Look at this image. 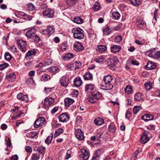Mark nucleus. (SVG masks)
Returning <instances> with one entry per match:
<instances>
[{
	"instance_id": "0eeeda50",
	"label": "nucleus",
	"mask_w": 160,
	"mask_h": 160,
	"mask_svg": "<svg viewBox=\"0 0 160 160\" xmlns=\"http://www.w3.org/2000/svg\"><path fill=\"white\" fill-rule=\"evenodd\" d=\"M46 122V120L43 117H41L37 119L34 123V127L38 128L42 126Z\"/></svg>"
},
{
	"instance_id": "5fc2aeb1",
	"label": "nucleus",
	"mask_w": 160,
	"mask_h": 160,
	"mask_svg": "<svg viewBox=\"0 0 160 160\" xmlns=\"http://www.w3.org/2000/svg\"><path fill=\"white\" fill-rule=\"evenodd\" d=\"M8 64L6 63H4L3 64H0V70H3L5 68L8 67Z\"/></svg>"
},
{
	"instance_id": "39448f33",
	"label": "nucleus",
	"mask_w": 160,
	"mask_h": 160,
	"mask_svg": "<svg viewBox=\"0 0 160 160\" xmlns=\"http://www.w3.org/2000/svg\"><path fill=\"white\" fill-rule=\"evenodd\" d=\"M110 81H102L101 85V88L102 89L106 90L111 89L113 86L110 83Z\"/></svg>"
},
{
	"instance_id": "4c0bfd02",
	"label": "nucleus",
	"mask_w": 160,
	"mask_h": 160,
	"mask_svg": "<svg viewBox=\"0 0 160 160\" xmlns=\"http://www.w3.org/2000/svg\"><path fill=\"white\" fill-rule=\"evenodd\" d=\"M74 22L78 24H81L82 23L83 20L79 17H76L74 18Z\"/></svg>"
},
{
	"instance_id": "774afa93",
	"label": "nucleus",
	"mask_w": 160,
	"mask_h": 160,
	"mask_svg": "<svg viewBox=\"0 0 160 160\" xmlns=\"http://www.w3.org/2000/svg\"><path fill=\"white\" fill-rule=\"evenodd\" d=\"M25 150L27 152H32V149L31 147L27 146L25 147Z\"/></svg>"
},
{
	"instance_id": "9b49d317",
	"label": "nucleus",
	"mask_w": 160,
	"mask_h": 160,
	"mask_svg": "<svg viewBox=\"0 0 160 160\" xmlns=\"http://www.w3.org/2000/svg\"><path fill=\"white\" fill-rule=\"evenodd\" d=\"M36 29L35 28L29 29L25 33L26 36L28 38H32L36 34Z\"/></svg>"
},
{
	"instance_id": "4be33fe9",
	"label": "nucleus",
	"mask_w": 160,
	"mask_h": 160,
	"mask_svg": "<svg viewBox=\"0 0 160 160\" xmlns=\"http://www.w3.org/2000/svg\"><path fill=\"white\" fill-rule=\"evenodd\" d=\"M65 106L66 107H69L74 102L73 99L70 98H67L64 100Z\"/></svg>"
},
{
	"instance_id": "ddd939ff",
	"label": "nucleus",
	"mask_w": 160,
	"mask_h": 160,
	"mask_svg": "<svg viewBox=\"0 0 160 160\" xmlns=\"http://www.w3.org/2000/svg\"><path fill=\"white\" fill-rule=\"evenodd\" d=\"M75 134L76 137L79 140H82L84 138L83 133L80 129H76Z\"/></svg>"
},
{
	"instance_id": "9d476101",
	"label": "nucleus",
	"mask_w": 160,
	"mask_h": 160,
	"mask_svg": "<svg viewBox=\"0 0 160 160\" xmlns=\"http://www.w3.org/2000/svg\"><path fill=\"white\" fill-rule=\"evenodd\" d=\"M16 15L18 18H23L27 20H30L32 17H33V16L28 15L23 12H17Z\"/></svg>"
},
{
	"instance_id": "473e14b6",
	"label": "nucleus",
	"mask_w": 160,
	"mask_h": 160,
	"mask_svg": "<svg viewBox=\"0 0 160 160\" xmlns=\"http://www.w3.org/2000/svg\"><path fill=\"white\" fill-rule=\"evenodd\" d=\"M46 29L48 35L53 33L54 32V29L52 26H48Z\"/></svg>"
},
{
	"instance_id": "b1692460",
	"label": "nucleus",
	"mask_w": 160,
	"mask_h": 160,
	"mask_svg": "<svg viewBox=\"0 0 160 160\" xmlns=\"http://www.w3.org/2000/svg\"><path fill=\"white\" fill-rule=\"evenodd\" d=\"M98 52L100 53L104 52L107 49L106 46L105 45H99L97 46L96 48Z\"/></svg>"
},
{
	"instance_id": "f03ea898",
	"label": "nucleus",
	"mask_w": 160,
	"mask_h": 160,
	"mask_svg": "<svg viewBox=\"0 0 160 160\" xmlns=\"http://www.w3.org/2000/svg\"><path fill=\"white\" fill-rule=\"evenodd\" d=\"M102 94L99 92L94 91L92 92L91 95L87 98L89 102L94 103L96 102L97 100L102 97Z\"/></svg>"
},
{
	"instance_id": "680f3d73",
	"label": "nucleus",
	"mask_w": 160,
	"mask_h": 160,
	"mask_svg": "<svg viewBox=\"0 0 160 160\" xmlns=\"http://www.w3.org/2000/svg\"><path fill=\"white\" fill-rule=\"evenodd\" d=\"M115 42L117 43L120 42L122 40L121 36H119L115 38Z\"/></svg>"
},
{
	"instance_id": "dca6fc26",
	"label": "nucleus",
	"mask_w": 160,
	"mask_h": 160,
	"mask_svg": "<svg viewBox=\"0 0 160 160\" xmlns=\"http://www.w3.org/2000/svg\"><path fill=\"white\" fill-rule=\"evenodd\" d=\"M156 67V64L154 62L149 61L146 65L145 66V68L147 70H151L155 69Z\"/></svg>"
},
{
	"instance_id": "8fccbe9b",
	"label": "nucleus",
	"mask_w": 160,
	"mask_h": 160,
	"mask_svg": "<svg viewBox=\"0 0 160 160\" xmlns=\"http://www.w3.org/2000/svg\"><path fill=\"white\" fill-rule=\"evenodd\" d=\"M67 44L65 43L61 44L60 47V49L62 51H65L67 49Z\"/></svg>"
},
{
	"instance_id": "bf43d9fd",
	"label": "nucleus",
	"mask_w": 160,
	"mask_h": 160,
	"mask_svg": "<svg viewBox=\"0 0 160 160\" xmlns=\"http://www.w3.org/2000/svg\"><path fill=\"white\" fill-rule=\"evenodd\" d=\"M112 79L113 78L112 76L111 75H108L104 76L103 80H112Z\"/></svg>"
},
{
	"instance_id": "6e6552de",
	"label": "nucleus",
	"mask_w": 160,
	"mask_h": 160,
	"mask_svg": "<svg viewBox=\"0 0 160 160\" xmlns=\"http://www.w3.org/2000/svg\"><path fill=\"white\" fill-rule=\"evenodd\" d=\"M55 101V98L52 97H48L44 100V105L45 108H48Z\"/></svg>"
},
{
	"instance_id": "20e7f679",
	"label": "nucleus",
	"mask_w": 160,
	"mask_h": 160,
	"mask_svg": "<svg viewBox=\"0 0 160 160\" xmlns=\"http://www.w3.org/2000/svg\"><path fill=\"white\" fill-rule=\"evenodd\" d=\"M151 137V135L149 131H145L141 138V143H146L150 140Z\"/></svg>"
},
{
	"instance_id": "603ef678",
	"label": "nucleus",
	"mask_w": 160,
	"mask_h": 160,
	"mask_svg": "<svg viewBox=\"0 0 160 160\" xmlns=\"http://www.w3.org/2000/svg\"><path fill=\"white\" fill-rule=\"evenodd\" d=\"M69 81H60V83L61 85L63 87H67L69 82Z\"/></svg>"
},
{
	"instance_id": "a19ab883",
	"label": "nucleus",
	"mask_w": 160,
	"mask_h": 160,
	"mask_svg": "<svg viewBox=\"0 0 160 160\" xmlns=\"http://www.w3.org/2000/svg\"><path fill=\"white\" fill-rule=\"evenodd\" d=\"M40 155L38 153H34L32 156V160H38L39 159Z\"/></svg>"
},
{
	"instance_id": "79ce46f5",
	"label": "nucleus",
	"mask_w": 160,
	"mask_h": 160,
	"mask_svg": "<svg viewBox=\"0 0 160 160\" xmlns=\"http://www.w3.org/2000/svg\"><path fill=\"white\" fill-rule=\"evenodd\" d=\"M103 33L106 35H108L111 32V30L109 27L106 26L103 29Z\"/></svg>"
},
{
	"instance_id": "72a5a7b5",
	"label": "nucleus",
	"mask_w": 160,
	"mask_h": 160,
	"mask_svg": "<svg viewBox=\"0 0 160 160\" xmlns=\"http://www.w3.org/2000/svg\"><path fill=\"white\" fill-rule=\"evenodd\" d=\"M83 78L85 80H90L92 78V76L90 72H87L84 75Z\"/></svg>"
},
{
	"instance_id": "de8ad7c7",
	"label": "nucleus",
	"mask_w": 160,
	"mask_h": 160,
	"mask_svg": "<svg viewBox=\"0 0 160 160\" xmlns=\"http://www.w3.org/2000/svg\"><path fill=\"white\" fill-rule=\"evenodd\" d=\"M16 76L15 74L14 73H12L8 76H7L6 78L7 79H15L16 78Z\"/></svg>"
},
{
	"instance_id": "58836bf2",
	"label": "nucleus",
	"mask_w": 160,
	"mask_h": 160,
	"mask_svg": "<svg viewBox=\"0 0 160 160\" xmlns=\"http://www.w3.org/2000/svg\"><path fill=\"white\" fill-rule=\"evenodd\" d=\"M142 96L140 93H137L134 96V99L136 101H139L142 99Z\"/></svg>"
},
{
	"instance_id": "6ab92c4d",
	"label": "nucleus",
	"mask_w": 160,
	"mask_h": 160,
	"mask_svg": "<svg viewBox=\"0 0 160 160\" xmlns=\"http://www.w3.org/2000/svg\"><path fill=\"white\" fill-rule=\"evenodd\" d=\"M36 53V52L34 50L29 51L26 54L25 59L27 60H31L32 58V56L35 55Z\"/></svg>"
},
{
	"instance_id": "69168bd1",
	"label": "nucleus",
	"mask_w": 160,
	"mask_h": 160,
	"mask_svg": "<svg viewBox=\"0 0 160 160\" xmlns=\"http://www.w3.org/2000/svg\"><path fill=\"white\" fill-rule=\"evenodd\" d=\"M79 92L78 90H74L73 91V92L72 93V95L73 97H77Z\"/></svg>"
},
{
	"instance_id": "c85d7f7f",
	"label": "nucleus",
	"mask_w": 160,
	"mask_h": 160,
	"mask_svg": "<svg viewBox=\"0 0 160 160\" xmlns=\"http://www.w3.org/2000/svg\"><path fill=\"white\" fill-rule=\"evenodd\" d=\"M53 138V134L51 133L50 135L48 136L45 140L46 143L49 145L51 143Z\"/></svg>"
},
{
	"instance_id": "c03bdc74",
	"label": "nucleus",
	"mask_w": 160,
	"mask_h": 160,
	"mask_svg": "<svg viewBox=\"0 0 160 160\" xmlns=\"http://www.w3.org/2000/svg\"><path fill=\"white\" fill-rule=\"evenodd\" d=\"M108 129L110 132H114L116 130V128L115 125L113 124H111L108 127Z\"/></svg>"
},
{
	"instance_id": "4d7b16f0",
	"label": "nucleus",
	"mask_w": 160,
	"mask_h": 160,
	"mask_svg": "<svg viewBox=\"0 0 160 160\" xmlns=\"http://www.w3.org/2000/svg\"><path fill=\"white\" fill-rule=\"evenodd\" d=\"M50 79L51 77L48 74H45L42 76V79H43V80H45L46 79L48 80Z\"/></svg>"
},
{
	"instance_id": "c756f323",
	"label": "nucleus",
	"mask_w": 160,
	"mask_h": 160,
	"mask_svg": "<svg viewBox=\"0 0 160 160\" xmlns=\"http://www.w3.org/2000/svg\"><path fill=\"white\" fill-rule=\"evenodd\" d=\"M52 63V60L48 58L46 59L43 63H40L39 65H42L43 66H45L51 64Z\"/></svg>"
},
{
	"instance_id": "423d86ee",
	"label": "nucleus",
	"mask_w": 160,
	"mask_h": 160,
	"mask_svg": "<svg viewBox=\"0 0 160 160\" xmlns=\"http://www.w3.org/2000/svg\"><path fill=\"white\" fill-rule=\"evenodd\" d=\"M54 13V11L53 9L49 8L44 9L42 12L43 15L48 18H53Z\"/></svg>"
},
{
	"instance_id": "09e8293b",
	"label": "nucleus",
	"mask_w": 160,
	"mask_h": 160,
	"mask_svg": "<svg viewBox=\"0 0 160 160\" xmlns=\"http://www.w3.org/2000/svg\"><path fill=\"white\" fill-rule=\"evenodd\" d=\"M4 56L5 59L8 61L10 60L12 58L11 55L8 52H6Z\"/></svg>"
},
{
	"instance_id": "13d9d810",
	"label": "nucleus",
	"mask_w": 160,
	"mask_h": 160,
	"mask_svg": "<svg viewBox=\"0 0 160 160\" xmlns=\"http://www.w3.org/2000/svg\"><path fill=\"white\" fill-rule=\"evenodd\" d=\"M153 58H158L160 57V52H157L153 55L152 56Z\"/></svg>"
},
{
	"instance_id": "a18cd8bd",
	"label": "nucleus",
	"mask_w": 160,
	"mask_h": 160,
	"mask_svg": "<svg viewBox=\"0 0 160 160\" xmlns=\"http://www.w3.org/2000/svg\"><path fill=\"white\" fill-rule=\"evenodd\" d=\"M79 0H67V3L70 6L73 5L77 2Z\"/></svg>"
},
{
	"instance_id": "393cba45",
	"label": "nucleus",
	"mask_w": 160,
	"mask_h": 160,
	"mask_svg": "<svg viewBox=\"0 0 160 160\" xmlns=\"http://www.w3.org/2000/svg\"><path fill=\"white\" fill-rule=\"evenodd\" d=\"M104 122L103 119L100 118H98L94 119V123L98 126H100L102 125Z\"/></svg>"
},
{
	"instance_id": "412c9836",
	"label": "nucleus",
	"mask_w": 160,
	"mask_h": 160,
	"mask_svg": "<svg viewBox=\"0 0 160 160\" xmlns=\"http://www.w3.org/2000/svg\"><path fill=\"white\" fill-rule=\"evenodd\" d=\"M154 118L153 115L149 114H146L142 117V119L146 122L153 120Z\"/></svg>"
},
{
	"instance_id": "cd10ccee",
	"label": "nucleus",
	"mask_w": 160,
	"mask_h": 160,
	"mask_svg": "<svg viewBox=\"0 0 160 160\" xmlns=\"http://www.w3.org/2000/svg\"><path fill=\"white\" fill-rule=\"evenodd\" d=\"M48 71L51 73L55 74L58 72L59 69L57 67H53L48 68Z\"/></svg>"
},
{
	"instance_id": "f704fd0d",
	"label": "nucleus",
	"mask_w": 160,
	"mask_h": 160,
	"mask_svg": "<svg viewBox=\"0 0 160 160\" xmlns=\"http://www.w3.org/2000/svg\"><path fill=\"white\" fill-rule=\"evenodd\" d=\"M73 58V54L68 53L66 54L63 57V59L65 60H68Z\"/></svg>"
},
{
	"instance_id": "bb28decb",
	"label": "nucleus",
	"mask_w": 160,
	"mask_h": 160,
	"mask_svg": "<svg viewBox=\"0 0 160 160\" xmlns=\"http://www.w3.org/2000/svg\"><path fill=\"white\" fill-rule=\"evenodd\" d=\"M101 149H99L96 151V153L92 158V160H98L100 158V153Z\"/></svg>"
},
{
	"instance_id": "338daca9",
	"label": "nucleus",
	"mask_w": 160,
	"mask_h": 160,
	"mask_svg": "<svg viewBox=\"0 0 160 160\" xmlns=\"http://www.w3.org/2000/svg\"><path fill=\"white\" fill-rule=\"evenodd\" d=\"M28 7L29 8V9L31 10H34L35 9V7L34 5L32 4L29 3L28 4Z\"/></svg>"
},
{
	"instance_id": "0e129e2a",
	"label": "nucleus",
	"mask_w": 160,
	"mask_h": 160,
	"mask_svg": "<svg viewBox=\"0 0 160 160\" xmlns=\"http://www.w3.org/2000/svg\"><path fill=\"white\" fill-rule=\"evenodd\" d=\"M100 4L97 2L95 3L94 4V8L95 9L96 11H98L100 9Z\"/></svg>"
},
{
	"instance_id": "7ed1b4c3",
	"label": "nucleus",
	"mask_w": 160,
	"mask_h": 160,
	"mask_svg": "<svg viewBox=\"0 0 160 160\" xmlns=\"http://www.w3.org/2000/svg\"><path fill=\"white\" fill-rule=\"evenodd\" d=\"M81 63L80 61H75L71 63H69L66 65L67 69H70L71 70L75 71L81 67Z\"/></svg>"
},
{
	"instance_id": "a878e982",
	"label": "nucleus",
	"mask_w": 160,
	"mask_h": 160,
	"mask_svg": "<svg viewBox=\"0 0 160 160\" xmlns=\"http://www.w3.org/2000/svg\"><path fill=\"white\" fill-rule=\"evenodd\" d=\"M111 50L112 52L114 53L119 52L121 49V46L118 45H114L111 48Z\"/></svg>"
},
{
	"instance_id": "f3484780",
	"label": "nucleus",
	"mask_w": 160,
	"mask_h": 160,
	"mask_svg": "<svg viewBox=\"0 0 160 160\" xmlns=\"http://www.w3.org/2000/svg\"><path fill=\"white\" fill-rule=\"evenodd\" d=\"M17 98L24 102H28V98L27 95H24L22 93H20L17 96Z\"/></svg>"
},
{
	"instance_id": "2eb2a0df",
	"label": "nucleus",
	"mask_w": 160,
	"mask_h": 160,
	"mask_svg": "<svg viewBox=\"0 0 160 160\" xmlns=\"http://www.w3.org/2000/svg\"><path fill=\"white\" fill-rule=\"evenodd\" d=\"M27 42L22 40H19L18 42V46L22 52L26 50Z\"/></svg>"
},
{
	"instance_id": "f257e3e1",
	"label": "nucleus",
	"mask_w": 160,
	"mask_h": 160,
	"mask_svg": "<svg viewBox=\"0 0 160 160\" xmlns=\"http://www.w3.org/2000/svg\"><path fill=\"white\" fill-rule=\"evenodd\" d=\"M72 32L75 38L81 39L84 37L83 31L80 28H74L73 29Z\"/></svg>"
},
{
	"instance_id": "2f4dec72",
	"label": "nucleus",
	"mask_w": 160,
	"mask_h": 160,
	"mask_svg": "<svg viewBox=\"0 0 160 160\" xmlns=\"http://www.w3.org/2000/svg\"><path fill=\"white\" fill-rule=\"evenodd\" d=\"M145 88L147 90H150L152 88V84L149 81L146 82L144 84Z\"/></svg>"
},
{
	"instance_id": "5701e85b",
	"label": "nucleus",
	"mask_w": 160,
	"mask_h": 160,
	"mask_svg": "<svg viewBox=\"0 0 160 160\" xmlns=\"http://www.w3.org/2000/svg\"><path fill=\"white\" fill-rule=\"evenodd\" d=\"M36 151H37L40 155H43L46 151V148L42 146L37 147L35 149Z\"/></svg>"
},
{
	"instance_id": "e433bc0d",
	"label": "nucleus",
	"mask_w": 160,
	"mask_h": 160,
	"mask_svg": "<svg viewBox=\"0 0 160 160\" xmlns=\"http://www.w3.org/2000/svg\"><path fill=\"white\" fill-rule=\"evenodd\" d=\"M138 26L140 28L144 27L146 26V23L143 21H138L137 22Z\"/></svg>"
},
{
	"instance_id": "052dcab7",
	"label": "nucleus",
	"mask_w": 160,
	"mask_h": 160,
	"mask_svg": "<svg viewBox=\"0 0 160 160\" xmlns=\"http://www.w3.org/2000/svg\"><path fill=\"white\" fill-rule=\"evenodd\" d=\"M102 135V133L101 131H97V135H96V136L97 138V140H99V141H100L99 138L101 137Z\"/></svg>"
},
{
	"instance_id": "4468645a",
	"label": "nucleus",
	"mask_w": 160,
	"mask_h": 160,
	"mask_svg": "<svg viewBox=\"0 0 160 160\" xmlns=\"http://www.w3.org/2000/svg\"><path fill=\"white\" fill-rule=\"evenodd\" d=\"M81 153L80 154V157L84 160H88L90 154L86 149H81Z\"/></svg>"
},
{
	"instance_id": "6e6d98bb",
	"label": "nucleus",
	"mask_w": 160,
	"mask_h": 160,
	"mask_svg": "<svg viewBox=\"0 0 160 160\" xmlns=\"http://www.w3.org/2000/svg\"><path fill=\"white\" fill-rule=\"evenodd\" d=\"M32 39L36 42H38L40 41V38L36 34H35V35L34 36V37H33Z\"/></svg>"
},
{
	"instance_id": "37998d69",
	"label": "nucleus",
	"mask_w": 160,
	"mask_h": 160,
	"mask_svg": "<svg viewBox=\"0 0 160 160\" xmlns=\"http://www.w3.org/2000/svg\"><path fill=\"white\" fill-rule=\"evenodd\" d=\"M63 131V129L61 128L57 129L55 131V133L54 134V137H57L60 135L62 132Z\"/></svg>"
},
{
	"instance_id": "f8f14e48",
	"label": "nucleus",
	"mask_w": 160,
	"mask_h": 160,
	"mask_svg": "<svg viewBox=\"0 0 160 160\" xmlns=\"http://www.w3.org/2000/svg\"><path fill=\"white\" fill-rule=\"evenodd\" d=\"M84 49L83 45L78 42H76L73 45V49L77 52H79L83 50Z\"/></svg>"
},
{
	"instance_id": "1a4fd4ad",
	"label": "nucleus",
	"mask_w": 160,
	"mask_h": 160,
	"mask_svg": "<svg viewBox=\"0 0 160 160\" xmlns=\"http://www.w3.org/2000/svg\"><path fill=\"white\" fill-rule=\"evenodd\" d=\"M118 61L116 58H110L108 61V65L110 69L113 70L114 67L117 63Z\"/></svg>"
},
{
	"instance_id": "c9c22d12",
	"label": "nucleus",
	"mask_w": 160,
	"mask_h": 160,
	"mask_svg": "<svg viewBox=\"0 0 160 160\" xmlns=\"http://www.w3.org/2000/svg\"><path fill=\"white\" fill-rule=\"evenodd\" d=\"M112 17L115 20H118L120 17V14L118 12H112Z\"/></svg>"
},
{
	"instance_id": "aec40b11",
	"label": "nucleus",
	"mask_w": 160,
	"mask_h": 160,
	"mask_svg": "<svg viewBox=\"0 0 160 160\" xmlns=\"http://www.w3.org/2000/svg\"><path fill=\"white\" fill-rule=\"evenodd\" d=\"M95 88V86L92 84H87L85 86V91L87 92H89L92 93L93 92V90Z\"/></svg>"
},
{
	"instance_id": "e2e57ef3",
	"label": "nucleus",
	"mask_w": 160,
	"mask_h": 160,
	"mask_svg": "<svg viewBox=\"0 0 160 160\" xmlns=\"http://www.w3.org/2000/svg\"><path fill=\"white\" fill-rule=\"evenodd\" d=\"M52 88H45L44 89V92L46 94H48L50 92Z\"/></svg>"
},
{
	"instance_id": "7c9ffc66",
	"label": "nucleus",
	"mask_w": 160,
	"mask_h": 160,
	"mask_svg": "<svg viewBox=\"0 0 160 160\" xmlns=\"http://www.w3.org/2000/svg\"><path fill=\"white\" fill-rule=\"evenodd\" d=\"M37 132L36 131L30 132L27 134V137L31 138H33L37 135Z\"/></svg>"
},
{
	"instance_id": "864d4df0",
	"label": "nucleus",
	"mask_w": 160,
	"mask_h": 160,
	"mask_svg": "<svg viewBox=\"0 0 160 160\" xmlns=\"http://www.w3.org/2000/svg\"><path fill=\"white\" fill-rule=\"evenodd\" d=\"M82 83V81H74V84L76 87L80 86Z\"/></svg>"
},
{
	"instance_id": "3c124183",
	"label": "nucleus",
	"mask_w": 160,
	"mask_h": 160,
	"mask_svg": "<svg viewBox=\"0 0 160 160\" xmlns=\"http://www.w3.org/2000/svg\"><path fill=\"white\" fill-rule=\"evenodd\" d=\"M126 93L128 94L132 92V87L130 86H127L124 89Z\"/></svg>"
},
{
	"instance_id": "a211bd4d",
	"label": "nucleus",
	"mask_w": 160,
	"mask_h": 160,
	"mask_svg": "<svg viewBox=\"0 0 160 160\" xmlns=\"http://www.w3.org/2000/svg\"><path fill=\"white\" fill-rule=\"evenodd\" d=\"M59 119L60 121L63 122L69 120V116L68 114L63 113L60 115L59 116Z\"/></svg>"
},
{
	"instance_id": "ea45409f",
	"label": "nucleus",
	"mask_w": 160,
	"mask_h": 160,
	"mask_svg": "<svg viewBox=\"0 0 160 160\" xmlns=\"http://www.w3.org/2000/svg\"><path fill=\"white\" fill-rule=\"evenodd\" d=\"M130 1L133 5L136 6L139 5L141 2V0H130Z\"/></svg>"
},
{
	"instance_id": "49530a36",
	"label": "nucleus",
	"mask_w": 160,
	"mask_h": 160,
	"mask_svg": "<svg viewBox=\"0 0 160 160\" xmlns=\"http://www.w3.org/2000/svg\"><path fill=\"white\" fill-rule=\"evenodd\" d=\"M142 108L139 106H135L133 108V113L134 114H136L139 111L141 110Z\"/></svg>"
}]
</instances>
